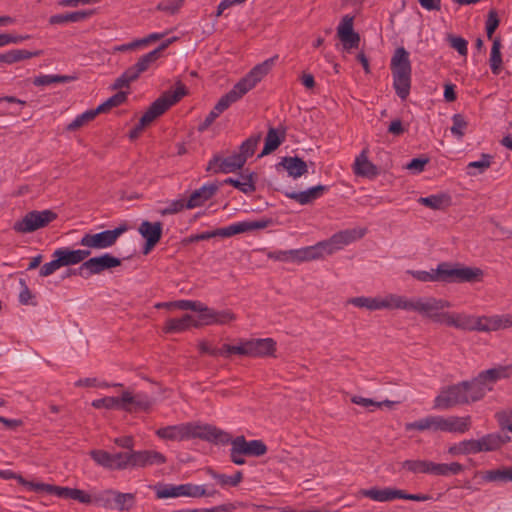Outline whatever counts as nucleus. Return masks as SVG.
Returning a JSON list of instances; mask_svg holds the SVG:
<instances>
[{"label": "nucleus", "mask_w": 512, "mask_h": 512, "mask_svg": "<svg viewBox=\"0 0 512 512\" xmlns=\"http://www.w3.org/2000/svg\"><path fill=\"white\" fill-rule=\"evenodd\" d=\"M443 324L462 331L493 332L512 327V315L476 316L466 312H446Z\"/></svg>", "instance_id": "1"}, {"label": "nucleus", "mask_w": 512, "mask_h": 512, "mask_svg": "<svg viewBox=\"0 0 512 512\" xmlns=\"http://www.w3.org/2000/svg\"><path fill=\"white\" fill-rule=\"evenodd\" d=\"M156 435L163 440L185 441L199 438L206 441L227 443L229 434L209 424H197L194 422L170 425L156 430Z\"/></svg>", "instance_id": "2"}, {"label": "nucleus", "mask_w": 512, "mask_h": 512, "mask_svg": "<svg viewBox=\"0 0 512 512\" xmlns=\"http://www.w3.org/2000/svg\"><path fill=\"white\" fill-rule=\"evenodd\" d=\"M272 57L256 65L246 76L241 78L233 88L223 95L213 107L219 114H222L233 103L240 100L245 94L252 90L271 70L275 59Z\"/></svg>", "instance_id": "3"}, {"label": "nucleus", "mask_w": 512, "mask_h": 512, "mask_svg": "<svg viewBox=\"0 0 512 512\" xmlns=\"http://www.w3.org/2000/svg\"><path fill=\"white\" fill-rule=\"evenodd\" d=\"M187 94L184 84L177 82L174 91L164 92L156 99L142 115L138 124L129 132V138L134 140L139 137L144 128L151 124L156 118L164 114L171 106L175 105Z\"/></svg>", "instance_id": "4"}, {"label": "nucleus", "mask_w": 512, "mask_h": 512, "mask_svg": "<svg viewBox=\"0 0 512 512\" xmlns=\"http://www.w3.org/2000/svg\"><path fill=\"white\" fill-rule=\"evenodd\" d=\"M390 67L393 76V88L397 96L405 100L410 94L412 67L409 53L404 47L395 50Z\"/></svg>", "instance_id": "5"}, {"label": "nucleus", "mask_w": 512, "mask_h": 512, "mask_svg": "<svg viewBox=\"0 0 512 512\" xmlns=\"http://www.w3.org/2000/svg\"><path fill=\"white\" fill-rule=\"evenodd\" d=\"M483 275V270L477 267L452 265L448 262H441L437 265L438 282L473 283L481 281Z\"/></svg>", "instance_id": "6"}, {"label": "nucleus", "mask_w": 512, "mask_h": 512, "mask_svg": "<svg viewBox=\"0 0 512 512\" xmlns=\"http://www.w3.org/2000/svg\"><path fill=\"white\" fill-rule=\"evenodd\" d=\"M451 303L445 299L432 296L411 298L410 311L417 312L423 318H427L434 323L443 324L447 311Z\"/></svg>", "instance_id": "7"}, {"label": "nucleus", "mask_w": 512, "mask_h": 512, "mask_svg": "<svg viewBox=\"0 0 512 512\" xmlns=\"http://www.w3.org/2000/svg\"><path fill=\"white\" fill-rule=\"evenodd\" d=\"M270 220L262 219L258 221H242L233 223L227 227L218 228L213 231H206L202 232L200 234L193 235L189 238L190 242H196V241H202V240H208L213 237H231L236 234L253 231V230H259L264 229L268 227L270 224Z\"/></svg>", "instance_id": "8"}, {"label": "nucleus", "mask_w": 512, "mask_h": 512, "mask_svg": "<svg viewBox=\"0 0 512 512\" xmlns=\"http://www.w3.org/2000/svg\"><path fill=\"white\" fill-rule=\"evenodd\" d=\"M121 265V260L105 253L101 256L92 257L84 261L77 269L70 270L68 275H78L83 279H89L91 276L101 274L103 271L115 268Z\"/></svg>", "instance_id": "9"}, {"label": "nucleus", "mask_w": 512, "mask_h": 512, "mask_svg": "<svg viewBox=\"0 0 512 512\" xmlns=\"http://www.w3.org/2000/svg\"><path fill=\"white\" fill-rule=\"evenodd\" d=\"M57 218V214L52 210L42 211L33 210L14 223V231L22 234L32 233L38 229L48 226Z\"/></svg>", "instance_id": "10"}, {"label": "nucleus", "mask_w": 512, "mask_h": 512, "mask_svg": "<svg viewBox=\"0 0 512 512\" xmlns=\"http://www.w3.org/2000/svg\"><path fill=\"white\" fill-rule=\"evenodd\" d=\"M216 491H207L203 485L186 483L181 485H162L156 489L158 499L176 498V497H212Z\"/></svg>", "instance_id": "11"}, {"label": "nucleus", "mask_w": 512, "mask_h": 512, "mask_svg": "<svg viewBox=\"0 0 512 512\" xmlns=\"http://www.w3.org/2000/svg\"><path fill=\"white\" fill-rule=\"evenodd\" d=\"M365 235V230L347 229L333 234L329 239L320 241L319 246L322 255H331L342 249L344 246L361 239Z\"/></svg>", "instance_id": "12"}, {"label": "nucleus", "mask_w": 512, "mask_h": 512, "mask_svg": "<svg viewBox=\"0 0 512 512\" xmlns=\"http://www.w3.org/2000/svg\"><path fill=\"white\" fill-rule=\"evenodd\" d=\"M127 230L126 225H121L113 230H105L99 233H86L80 240V245L90 249H106L112 247L117 239Z\"/></svg>", "instance_id": "13"}, {"label": "nucleus", "mask_w": 512, "mask_h": 512, "mask_svg": "<svg viewBox=\"0 0 512 512\" xmlns=\"http://www.w3.org/2000/svg\"><path fill=\"white\" fill-rule=\"evenodd\" d=\"M468 404L466 388L463 382L443 389L434 400V408L447 410L457 405Z\"/></svg>", "instance_id": "14"}, {"label": "nucleus", "mask_w": 512, "mask_h": 512, "mask_svg": "<svg viewBox=\"0 0 512 512\" xmlns=\"http://www.w3.org/2000/svg\"><path fill=\"white\" fill-rule=\"evenodd\" d=\"M337 37L343 45L345 51L357 49L360 44V35L354 31V17L345 15L342 17L337 27Z\"/></svg>", "instance_id": "15"}, {"label": "nucleus", "mask_w": 512, "mask_h": 512, "mask_svg": "<svg viewBox=\"0 0 512 512\" xmlns=\"http://www.w3.org/2000/svg\"><path fill=\"white\" fill-rule=\"evenodd\" d=\"M244 165L243 159L236 153L225 158L221 157L219 154H215L208 162L206 171L213 174H228L242 169Z\"/></svg>", "instance_id": "16"}, {"label": "nucleus", "mask_w": 512, "mask_h": 512, "mask_svg": "<svg viewBox=\"0 0 512 512\" xmlns=\"http://www.w3.org/2000/svg\"><path fill=\"white\" fill-rule=\"evenodd\" d=\"M172 43V40H166L162 44H160L156 49L142 55L138 61L130 66L134 74L137 78L146 72L150 67L156 63V61L160 58L161 53Z\"/></svg>", "instance_id": "17"}, {"label": "nucleus", "mask_w": 512, "mask_h": 512, "mask_svg": "<svg viewBox=\"0 0 512 512\" xmlns=\"http://www.w3.org/2000/svg\"><path fill=\"white\" fill-rule=\"evenodd\" d=\"M249 357L263 358L274 356L276 352V342L272 338H252L248 339Z\"/></svg>", "instance_id": "18"}, {"label": "nucleus", "mask_w": 512, "mask_h": 512, "mask_svg": "<svg viewBox=\"0 0 512 512\" xmlns=\"http://www.w3.org/2000/svg\"><path fill=\"white\" fill-rule=\"evenodd\" d=\"M466 388L468 403L481 400L487 392L492 391V386L488 385L484 378H480V373L471 381H462Z\"/></svg>", "instance_id": "19"}, {"label": "nucleus", "mask_w": 512, "mask_h": 512, "mask_svg": "<svg viewBox=\"0 0 512 512\" xmlns=\"http://www.w3.org/2000/svg\"><path fill=\"white\" fill-rule=\"evenodd\" d=\"M90 254V250H70L69 248H59L53 252L52 257H57V261H59L61 267H63L79 263L82 264Z\"/></svg>", "instance_id": "20"}, {"label": "nucleus", "mask_w": 512, "mask_h": 512, "mask_svg": "<svg viewBox=\"0 0 512 512\" xmlns=\"http://www.w3.org/2000/svg\"><path fill=\"white\" fill-rule=\"evenodd\" d=\"M471 428V417L439 416V431L452 433H465Z\"/></svg>", "instance_id": "21"}, {"label": "nucleus", "mask_w": 512, "mask_h": 512, "mask_svg": "<svg viewBox=\"0 0 512 512\" xmlns=\"http://www.w3.org/2000/svg\"><path fill=\"white\" fill-rule=\"evenodd\" d=\"M166 462V457L154 450L132 451V467H147Z\"/></svg>", "instance_id": "22"}, {"label": "nucleus", "mask_w": 512, "mask_h": 512, "mask_svg": "<svg viewBox=\"0 0 512 512\" xmlns=\"http://www.w3.org/2000/svg\"><path fill=\"white\" fill-rule=\"evenodd\" d=\"M218 189L219 186L216 183L203 185L190 195L189 199L186 201V209H194L202 206L216 194Z\"/></svg>", "instance_id": "23"}, {"label": "nucleus", "mask_w": 512, "mask_h": 512, "mask_svg": "<svg viewBox=\"0 0 512 512\" xmlns=\"http://www.w3.org/2000/svg\"><path fill=\"white\" fill-rule=\"evenodd\" d=\"M329 190L326 185H317L301 192H285V196L301 205H307L324 195Z\"/></svg>", "instance_id": "24"}, {"label": "nucleus", "mask_w": 512, "mask_h": 512, "mask_svg": "<svg viewBox=\"0 0 512 512\" xmlns=\"http://www.w3.org/2000/svg\"><path fill=\"white\" fill-rule=\"evenodd\" d=\"M121 401L123 403V410L127 412L137 410H147L151 406L150 399L143 394L132 395L129 391H124L121 395Z\"/></svg>", "instance_id": "25"}, {"label": "nucleus", "mask_w": 512, "mask_h": 512, "mask_svg": "<svg viewBox=\"0 0 512 512\" xmlns=\"http://www.w3.org/2000/svg\"><path fill=\"white\" fill-rule=\"evenodd\" d=\"M291 262H307L323 258L319 243L312 246L303 247L300 249L288 250Z\"/></svg>", "instance_id": "26"}, {"label": "nucleus", "mask_w": 512, "mask_h": 512, "mask_svg": "<svg viewBox=\"0 0 512 512\" xmlns=\"http://www.w3.org/2000/svg\"><path fill=\"white\" fill-rule=\"evenodd\" d=\"M245 456L259 457L267 452V446L262 440L247 441L244 436L234 438Z\"/></svg>", "instance_id": "27"}, {"label": "nucleus", "mask_w": 512, "mask_h": 512, "mask_svg": "<svg viewBox=\"0 0 512 512\" xmlns=\"http://www.w3.org/2000/svg\"><path fill=\"white\" fill-rule=\"evenodd\" d=\"M354 173L367 178H375L379 174L377 166L368 160L366 150H363L355 159Z\"/></svg>", "instance_id": "28"}, {"label": "nucleus", "mask_w": 512, "mask_h": 512, "mask_svg": "<svg viewBox=\"0 0 512 512\" xmlns=\"http://www.w3.org/2000/svg\"><path fill=\"white\" fill-rule=\"evenodd\" d=\"M362 495L378 502H388L400 498V489L395 488H370L362 490Z\"/></svg>", "instance_id": "29"}, {"label": "nucleus", "mask_w": 512, "mask_h": 512, "mask_svg": "<svg viewBox=\"0 0 512 512\" xmlns=\"http://www.w3.org/2000/svg\"><path fill=\"white\" fill-rule=\"evenodd\" d=\"M512 376V364L497 365L491 369L480 372V378H484L488 385H493L501 379H507Z\"/></svg>", "instance_id": "30"}, {"label": "nucleus", "mask_w": 512, "mask_h": 512, "mask_svg": "<svg viewBox=\"0 0 512 512\" xmlns=\"http://www.w3.org/2000/svg\"><path fill=\"white\" fill-rule=\"evenodd\" d=\"M278 165L282 166L293 178L301 177L308 172L306 162L297 156L284 157Z\"/></svg>", "instance_id": "31"}, {"label": "nucleus", "mask_w": 512, "mask_h": 512, "mask_svg": "<svg viewBox=\"0 0 512 512\" xmlns=\"http://www.w3.org/2000/svg\"><path fill=\"white\" fill-rule=\"evenodd\" d=\"M381 302L382 309H400L410 311L411 298H407L402 295L390 293L385 295L384 297H381Z\"/></svg>", "instance_id": "32"}, {"label": "nucleus", "mask_w": 512, "mask_h": 512, "mask_svg": "<svg viewBox=\"0 0 512 512\" xmlns=\"http://www.w3.org/2000/svg\"><path fill=\"white\" fill-rule=\"evenodd\" d=\"M136 505V495L134 493H122L113 491V509L119 512H129Z\"/></svg>", "instance_id": "33"}, {"label": "nucleus", "mask_w": 512, "mask_h": 512, "mask_svg": "<svg viewBox=\"0 0 512 512\" xmlns=\"http://www.w3.org/2000/svg\"><path fill=\"white\" fill-rule=\"evenodd\" d=\"M194 318L185 314L181 318H170L166 321L163 328L165 333H181L193 327Z\"/></svg>", "instance_id": "34"}, {"label": "nucleus", "mask_w": 512, "mask_h": 512, "mask_svg": "<svg viewBox=\"0 0 512 512\" xmlns=\"http://www.w3.org/2000/svg\"><path fill=\"white\" fill-rule=\"evenodd\" d=\"M285 140V131H279L275 128H270L265 137L263 150L259 156H264L275 151Z\"/></svg>", "instance_id": "35"}, {"label": "nucleus", "mask_w": 512, "mask_h": 512, "mask_svg": "<svg viewBox=\"0 0 512 512\" xmlns=\"http://www.w3.org/2000/svg\"><path fill=\"white\" fill-rule=\"evenodd\" d=\"M93 15V11H75V12H69L65 14H56L52 15L49 18V23L52 25L55 24H64L69 22H81L89 18Z\"/></svg>", "instance_id": "36"}, {"label": "nucleus", "mask_w": 512, "mask_h": 512, "mask_svg": "<svg viewBox=\"0 0 512 512\" xmlns=\"http://www.w3.org/2000/svg\"><path fill=\"white\" fill-rule=\"evenodd\" d=\"M41 51L30 52L25 49H13L0 54V62L6 64H14L22 60L30 59L32 57L40 56Z\"/></svg>", "instance_id": "37"}, {"label": "nucleus", "mask_w": 512, "mask_h": 512, "mask_svg": "<svg viewBox=\"0 0 512 512\" xmlns=\"http://www.w3.org/2000/svg\"><path fill=\"white\" fill-rule=\"evenodd\" d=\"M138 232L145 240L159 242L162 236V223L143 221L138 228Z\"/></svg>", "instance_id": "38"}, {"label": "nucleus", "mask_w": 512, "mask_h": 512, "mask_svg": "<svg viewBox=\"0 0 512 512\" xmlns=\"http://www.w3.org/2000/svg\"><path fill=\"white\" fill-rule=\"evenodd\" d=\"M406 431H439V416H427L414 422L405 424Z\"/></svg>", "instance_id": "39"}, {"label": "nucleus", "mask_w": 512, "mask_h": 512, "mask_svg": "<svg viewBox=\"0 0 512 512\" xmlns=\"http://www.w3.org/2000/svg\"><path fill=\"white\" fill-rule=\"evenodd\" d=\"M223 184L231 185L245 194H251L256 190L253 174L241 175V179L229 177L223 181Z\"/></svg>", "instance_id": "40"}, {"label": "nucleus", "mask_w": 512, "mask_h": 512, "mask_svg": "<svg viewBox=\"0 0 512 512\" xmlns=\"http://www.w3.org/2000/svg\"><path fill=\"white\" fill-rule=\"evenodd\" d=\"M34 492H45L47 494L56 495L59 498L71 499L72 488L55 486L46 483H34L32 486Z\"/></svg>", "instance_id": "41"}, {"label": "nucleus", "mask_w": 512, "mask_h": 512, "mask_svg": "<svg viewBox=\"0 0 512 512\" xmlns=\"http://www.w3.org/2000/svg\"><path fill=\"white\" fill-rule=\"evenodd\" d=\"M483 479L487 482H512V466L488 470L484 473Z\"/></svg>", "instance_id": "42"}, {"label": "nucleus", "mask_w": 512, "mask_h": 512, "mask_svg": "<svg viewBox=\"0 0 512 512\" xmlns=\"http://www.w3.org/2000/svg\"><path fill=\"white\" fill-rule=\"evenodd\" d=\"M464 470V467L462 464L458 462H452V463H432V473L431 475L435 476H451V475H457L461 473Z\"/></svg>", "instance_id": "43"}, {"label": "nucleus", "mask_w": 512, "mask_h": 512, "mask_svg": "<svg viewBox=\"0 0 512 512\" xmlns=\"http://www.w3.org/2000/svg\"><path fill=\"white\" fill-rule=\"evenodd\" d=\"M418 202L430 209L441 210L450 205V197L446 194H435L427 197H420Z\"/></svg>", "instance_id": "44"}, {"label": "nucleus", "mask_w": 512, "mask_h": 512, "mask_svg": "<svg viewBox=\"0 0 512 512\" xmlns=\"http://www.w3.org/2000/svg\"><path fill=\"white\" fill-rule=\"evenodd\" d=\"M347 303L370 311L382 310L381 297H354L350 298Z\"/></svg>", "instance_id": "45"}, {"label": "nucleus", "mask_w": 512, "mask_h": 512, "mask_svg": "<svg viewBox=\"0 0 512 512\" xmlns=\"http://www.w3.org/2000/svg\"><path fill=\"white\" fill-rule=\"evenodd\" d=\"M486 452L496 451L504 444L510 441V437L503 436L500 433H489L482 436Z\"/></svg>", "instance_id": "46"}, {"label": "nucleus", "mask_w": 512, "mask_h": 512, "mask_svg": "<svg viewBox=\"0 0 512 512\" xmlns=\"http://www.w3.org/2000/svg\"><path fill=\"white\" fill-rule=\"evenodd\" d=\"M432 461L428 460H405L402 463V468L408 470L409 472L419 474H431L432 473Z\"/></svg>", "instance_id": "47"}, {"label": "nucleus", "mask_w": 512, "mask_h": 512, "mask_svg": "<svg viewBox=\"0 0 512 512\" xmlns=\"http://www.w3.org/2000/svg\"><path fill=\"white\" fill-rule=\"evenodd\" d=\"M207 473L221 486L229 485L236 487L243 479V474L241 471H237L233 476H227L225 474L217 473L211 468H208Z\"/></svg>", "instance_id": "48"}, {"label": "nucleus", "mask_w": 512, "mask_h": 512, "mask_svg": "<svg viewBox=\"0 0 512 512\" xmlns=\"http://www.w3.org/2000/svg\"><path fill=\"white\" fill-rule=\"evenodd\" d=\"M501 41L499 38H495L493 40L489 64L491 71L494 75L500 74L501 65H502V55H501Z\"/></svg>", "instance_id": "49"}, {"label": "nucleus", "mask_w": 512, "mask_h": 512, "mask_svg": "<svg viewBox=\"0 0 512 512\" xmlns=\"http://www.w3.org/2000/svg\"><path fill=\"white\" fill-rule=\"evenodd\" d=\"M260 139V134L256 136H250L240 145L239 152L236 154L243 159L244 163H246L247 159L255 153Z\"/></svg>", "instance_id": "50"}, {"label": "nucleus", "mask_w": 512, "mask_h": 512, "mask_svg": "<svg viewBox=\"0 0 512 512\" xmlns=\"http://www.w3.org/2000/svg\"><path fill=\"white\" fill-rule=\"evenodd\" d=\"M231 355L249 357L248 339H239L237 344H223V357L229 358Z\"/></svg>", "instance_id": "51"}, {"label": "nucleus", "mask_w": 512, "mask_h": 512, "mask_svg": "<svg viewBox=\"0 0 512 512\" xmlns=\"http://www.w3.org/2000/svg\"><path fill=\"white\" fill-rule=\"evenodd\" d=\"M89 455L97 465L108 470H114V460L112 458V453L102 449H94L89 452Z\"/></svg>", "instance_id": "52"}, {"label": "nucleus", "mask_w": 512, "mask_h": 512, "mask_svg": "<svg viewBox=\"0 0 512 512\" xmlns=\"http://www.w3.org/2000/svg\"><path fill=\"white\" fill-rule=\"evenodd\" d=\"M126 99H127V93L124 91H119L116 94H114L113 96H111L110 98H108L105 102L100 104L96 108V113H98V114L106 113L110 109H112L114 107H118L121 104H123L126 101Z\"/></svg>", "instance_id": "53"}, {"label": "nucleus", "mask_w": 512, "mask_h": 512, "mask_svg": "<svg viewBox=\"0 0 512 512\" xmlns=\"http://www.w3.org/2000/svg\"><path fill=\"white\" fill-rule=\"evenodd\" d=\"M75 77L69 75H40L34 78L35 86H48L54 83H67L73 81Z\"/></svg>", "instance_id": "54"}, {"label": "nucleus", "mask_w": 512, "mask_h": 512, "mask_svg": "<svg viewBox=\"0 0 512 512\" xmlns=\"http://www.w3.org/2000/svg\"><path fill=\"white\" fill-rule=\"evenodd\" d=\"M97 115L98 113H96V109L87 110L84 113L78 115L71 123H69L66 129L68 131H76L92 121Z\"/></svg>", "instance_id": "55"}, {"label": "nucleus", "mask_w": 512, "mask_h": 512, "mask_svg": "<svg viewBox=\"0 0 512 512\" xmlns=\"http://www.w3.org/2000/svg\"><path fill=\"white\" fill-rule=\"evenodd\" d=\"M197 312L199 313L198 319L197 320L194 319L193 327L198 328L200 326L212 325V318H213V312H214L213 308H210L201 302L200 307Z\"/></svg>", "instance_id": "56"}, {"label": "nucleus", "mask_w": 512, "mask_h": 512, "mask_svg": "<svg viewBox=\"0 0 512 512\" xmlns=\"http://www.w3.org/2000/svg\"><path fill=\"white\" fill-rule=\"evenodd\" d=\"M92 406L97 409L106 408L123 410L124 408L121 397H104L96 399L92 402Z\"/></svg>", "instance_id": "57"}, {"label": "nucleus", "mask_w": 512, "mask_h": 512, "mask_svg": "<svg viewBox=\"0 0 512 512\" xmlns=\"http://www.w3.org/2000/svg\"><path fill=\"white\" fill-rule=\"evenodd\" d=\"M237 319L231 309L215 310L213 312L212 325H226Z\"/></svg>", "instance_id": "58"}, {"label": "nucleus", "mask_w": 512, "mask_h": 512, "mask_svg": "<svg viewBox=\"0 0 512 512\" xmlns=\"http://www.w3.org/2000/svg\"><path fill=\"white\" fill-rule=\"evenodd\" d=\"M138 78L129 67L127 68L112 84L111 88L113 90H119L122 88H128L130 84L136 81Z\"/></svg>", "instance_id": "59"}, {"label": "nucleus", "mask_w": 512, "mask_h": 512, "mask_svg": "<svg viewBox=\"0 0 512 512\" xmlns=\"http://www.w3.org/2000/svg\"><path fill=\"white\" fill-rule=\"evenodd\" d=\"M113 491L114 489H107L95 494L92 503L105 509H113Z\"/></svg>", "instance_id": "60"}, {"label": "nucleus", "mask_w": 512, "mask_h": 512, "mask_svg": "<svg viewBox=\"0 0 512 512\" xmlns=\"http://www.w3.org/2000/svg\"><path fill=\"white\" fill-rule=\"evenodd\" d=\"M112 458L114 460V470H125L132 467V451L112 454Z\"/></svg>", "instance_id": "61"}, {"label": "nucleus", "mask_w": 512, "mask_h": 512, "mask_svg": "<svg viewBox=\"0 0 512 512\" xmlns=\"http://www.w3.org/2000/svg\"><path fill=\"white\" fill-rule=\"evenodd\" d=\"M492 157L489 154H482L481 159L478 161L470 162L467 166L469 175H476V172H473L472 169H478V173H483L487 170L491 165Z\"/></svg>", "instance_id": "62"}, {"label": "nucleus", "mask_w": 512, "mask_h": 512, "mask_svg": "<svg viewBox=\"0 0 512 512\" xmlns=\"http://www.w3.org/2000/svg\"><path fill=\"white\" fill-rule=\"evenodd\" d=\"M453 125L451 127V132L453 135L457 136L459 139L464 136L465 130L468 126L465 117L462 114H455L452 117Z\"/></svg>", "instance_id": "63"}, {"label": "nucleus", "mask_w": 512, "mask_h": 512, "mask_svg": "<svg viewBox=\"0 0 512 512\" xmlns=\"http://www.w3.org/2000/svg\"><path fill=\"white\" fill-rule=\"evenodd\" d=\"M184 0H162L158 3L156 9L168 14H176L183 6Z\"/></svg>", "instance_id": "64"}]
</instances>
